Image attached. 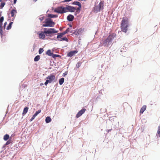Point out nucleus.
I'll return each instance as SVG.
<instances>
[{
  "mask_svg": "<svg viewBox=\"0 0 160 160\" xmlns=\"http://www.w3.org/2000/svg\"><path fill=\"white\" fill-rule=\"evenodd\" d=\"M34 1L36 2L38 0H33Z\"/></svg>",
  "mask_w": 160,
  "mask_h": 160,
  "instance_id": "44",
  "label": "nucleus"
},
{
  "mask_svg": "<svg viewBox=\"0 0 160 160\" xmlns=\"http://www.w3.org/2000/svg\"><path fill=\"white\" fill-rule=\"evenodd\" d=\"M129 26L128 18L123 17L121 23V30L126 33L128 30V28Z\"/></svg>",
  "mask_w": 160,
  "mask_h": 160,
  "instance_id": "2",
  "label": "nucleus"
},
{
  "mask_svg": "<svg viewBox=\"0 0 160 160\" xmlns=\"http://www.w3.org/2000/svg\"><path fill=\"white\" fill-rule=\"evenodd\" d=\"M17 13V11L15 9H13L11 11L10 13L11 15V16L13 18V19L15 18Z\"/></svg>",
  "mask_w": 160,
  "mask_h": 160,
  "instance_id": "11",
  "label": "nucleus"
},
{
  "mask_svg": "<svg viewBox=\"0 0 160 160\" xmlns=\"http://www.w3.org/2000/svg\"><path fill=\"white\" fill-rule=\"evenodd\" d=\"M10 143V142H9V141H8L6 143V144L7 145L8 144H9Z\"/></svg>",
  "mask_w": 160,
  "mask_h": 160,
  "instance_id": "42",
  "label": "nucleus"
},
{
  "mask_svg": "<svg viewBox=\"0 0 160 160\" xmlns=\"http://www.w3.org/2000/svg\"><path fill=\"white\" fill-rule=\"evenodd\" d=\"M61 33H62V35L63 36L65 34H66V32H65L64 31L63 32Z\"/></svg>",
  "mask_w": 160,
  "mask_h": 160,
  "instance_id": "41",
  "label": "nucleus"
},
{
  "mask_svg": "<svg viewBox=\"0 0 160 160\" xmlns=\"http://www.w3.org/2000/svg\"><path fill=\"white\" fill-rule=\"evenodd\" d=\"M74 18V17L73 15L71 14L69 15L67 17V20L69 21H73Z\"/></svg>",
  "mask_w": 160,
  "mask_h": 160,
  "instance_id": "12",
  "label": "nucleus"
},
{
  "mask_svg": "<svg viewBox=\"0 0 160 160\" xmlns=\"http://www.w3.org/2000/svg\"><path fill=\"white\" fill-rule=\"evenodd\" d=\"M68 74V72H66L64 73H63L62 75V76L63 77H65L66 75H67Z\"/></svg>",
  "mask_w": 160,
  "mask_h": 160,
  "instance_id": "38",
  "label": "nucleus"
},
{
  "mask_svg": "<svg viewBox=\"0 0 160 160\" xmlns=\"http://www.w3.org/2000/svg\"><path fill=\"white\" fill-rule=\"evenodd\" d=\"M13 23V22H11L9 23L7 27V28H6L7 30H9L11 28L12 25Z\"/></svg>",
  "mask_w": 160,
  "mask_h": 160,
  "instance_id": "21",
  "label": "nucleus"
},
{
  "mask_svg": "<svg viewBox=\"0 0 160 160\" xmlns=\"http://www.w3.org/2000/svg\"><path fill=\"white\" fill-rule=\"evenodd\" d=\"M1 14L0 13V16H1Z\"/></svg>",
  "mask_w": 160,
  "mask_h": 160,
  "instance_id": "47",
  "label": "nucleus"
},
{
  "mask_svg": "<svg viewBox=\"0 0 160 160\" xmlns=\"http://www.w3.org/2000/svg\"><path fill=\"white\" fill-rule=\"evenodd\" d=\"M58 39V40H59L60 41H65L67 42H68V39L66 37H64V38H60Z\"/></svg>",
  "mask_w": 160,
  "mask_h": 160,
  "instance_id": "17",
  "label": "nucleus"
},
{
  "mask_svg": "<svg viewBox=\"0 0 160 160\" xmlns=\"http://www.w3.org/2000/svg\"><path fill=\"white\" fill-rule=\"evenodd\" d=\"M2 1V0H0V2H1Z\"/></svg>",
  "mask_w": 160,
  "mask_h": 160,
  "instance_id": "46",
  "label": "nucleus"
},
{
  "mask_svg": "<svg viewBox=\"0 0 160 160\" xmlns=\"http://www.w3.org/2000/svg\"><path fill=\"white\" fill-rule=\"evenodd\" d=\"M44 23L42 25V27H53L55 25V23L53 22L51 18H47L45 22H43Z\"/></svg>",
  "mask_w": 160,
  "mask_h": 160,
  "instance_id": "3",
  "label": "nucleus"
},
{
  "mask_svg": "<svg viewBox=\"0 0 160 160\" xmlns=\"http://www.w3.org/2000/svg\"><path fill=\"white\" fill-rule=\"evenodd\" d=\"M55 75L52 74H51L50 76H48L47 77V78L49 82V83L52 82H53L55 79Z\"/></svg>",
  "mask_w": 160,
  "mask_h": 160,
  "instance_id": "8",
  "label": "nucleus"
},
{
  "mask_svg": "<svg viewBox=\"0 0 160 160\" xmlns=\"http://www.w3.org/2000/svg\"><path fill=\"white\" fill-rule=\"evenodd\" d=\"M64 79L63 78H61V79H60L59 80V83L60 85H62L64 82Z\"/></svg>",
  "mask_w": 160,
  "mask_h": 160,
  "instance_id": "20",
  "label": "nucleus"
},
{
  "mask_svg": "<svg viewBox=\"0 0 160 160\" xmlns=\"http://www.w3.org/2000/svg\"><path fill=\"white\" fill-rule=\"evenodd\" d=\"M51 118L49 117H47L45 119L46 122L47 123H48L51 122Z\"/></svg>",
  "mask_w": 160,
  "mask_h": 160,
  "instance_id": "18",
  "label": "nucleus"
},
{
  "mask_svg": "<svg viewBox=\"0 0 160 160\" xmlns=\"http://www.w3.org/2000/svg\"><path fill=\"white\" fill-rule=\"evenodd\" d=\"M81 62H78L76 64V67L77 68H78L81 65Z\"/></svg>",
  "mask_w": 160,
  "mask_h": 160,
  "instance_id": "32",
  "label": "nucleus"
},
{
  "mask_svg": "<svg viewBox=\"0 0 160 160\" xmlns=\"http://www.w3.org/2000/svg\"><path fill=\"white\" fill-rule=\"evenodd\" d=\"M146 107H147L146 105H143L141 109L140 112V113H142L143 112L146 110Z\"/></svg>",
  "mask_w": 160,
  "mask_h": 160,
  "instance_id": "14",
  "label": "nucleus"
},
{
  "mask_svg": "<svg viewBox=\"0 0 160 160\" xmlns=\"http://www.w3.org/2000/svg\"><path fill=\"white\" fill-rule=\"evenodd\" d=\"M17 0H14V4H15L16 2H17Z\"/></svg>",
  "mask_w": 160,
  "mask_h": 160,
  "instance_id": "43",
  "label": "nucleus"
},
{
  "mask_svg": "<svg viewBox=\"0 0 160 160\" xmlns=\"http://www.w3.org/2000/svg\"><path fill=\"white\" fill-rule=\"evenodd\" d=\"M40 58V56L39 55H37L34 58V61L35 62L38 61Z\"/></svg>",
  "mask_w": 160,
  "mask_h": 160,
  "instance_id": "26",
  "label": "nucleus"
},
{
  "mask_svg": "<svg viewBox=\"0 0 160 160\" xmlns=\"http://www.w3.org/2000/svg\"><path fill=\"white\" fill-rule=\"evenodd\" d=\"M114 34H110L107 37V39L104 41V43L107 44L108 43L111 41V40L114 38Z\"/></svg>",
  "mask_w": 160,
  "mask_h": 160,
  "instance_id": "6",
  "label": "nucleus"
},
{
  "mask_svg": "<svg viewBox=\"0 0 160 160\" xmlns=\"http://www.w3.org/2000/svg\"><path fill=\"white\" fill-rule=\"evenodd\" d=\"M48 83H49V82L48 80H46V81L45 82V85H46V86H47V85L48 84Z\"/></svg>",
  "mask_w": 160,
  "mask_h": 160,
  "instance_id": "36",
  "label": "nucleus"
},
{
  "mask_svg": "<svg viewBox=\"0 0 160 160\" xmlns=\"http://www.w3.org/2000/svg\"><path fill=\"white\" fill-rule=\"evenodd\" d=\"M54 12L59 13H62L66 12L65 7H60L57 8L54 10Z\"/></svg>",
  "mask_w": 160,
  "mask_h": 160,
  "instance_id": "5",
  "label": "nucleus"
},
{
  "mask_svg": "<svg viewBox=\"0 0 160 160\" xmlns=\"http://www.w3.org/2000/svg\"><path fill=\"white\" fill-rule=\"evenodd\" d=\"M36 117V116H35L34 115H33L32 117V118L30 120V121H32L34 119V118H35V117Z\"/></svg>",
  "mask_w": 160,
  "mask_h": 160,
  "instance_id": "35",
  "label": "nucleus"
},
{
  "mask_svg": "<svg viewBox=\"0 0 160 160\" xmlns=\"http://www.w3.org/2000/svg\"><path fill=\"white\" fill-rule=\"evenodd\" d=\"M69 31V28H68L65 32H66V33H67Z\"/></svg>",
  "mask_w": 160,
  "mask_h": 160,
  "instance_id": "39",
  "label": "nucleus"
},
{
  "mask_svg": "<svg viewBox=\"0 0 160 160\" xmlns=\"http://www.w3.org/2000/svg\"><path fill=\"white\" fill-rule=\"evenodd\" d=\"M7 22H6L4 24V25H3V28H4V29H5V27H6V26L7 25Z\"/></svg>",
  "mask_w": 160,
  "mask_h": 160,
  "instance_id": "37",
  "label": "nucleus"
},
{
  "mask_svg": "<svg viewBox=\"0 0 160 160\" xmlns=\"http://www.w3.org/2000/svg\"><path fill=\"white\" fill-rule=\"evenodd\" d=\"M48 17L50 18H56L58 17V16L56 15H53L52 14H49L48 15Z\"/></svg>",
  "mask_w": 160,
  "mask_h": 160,
  "instance_id": "25",
  "label": "nucleus"
},
{
  "mask_svg": "<svg viewBox=\"0 0 160 160\" xmlns=\"http://www.w3.org/2000/svg\"><path fill=\"white\" fill-rule=\"evenodd\" d=\"M78 7H79L78 8H77L76 9V11L75 14V15H76L77 14H78L79 13V12H80L81 9V8L82 5H81L80 6H78Z\"/></svg>",
  "mask_w": 160,
  "mask_h": 160,
  "instance_id": "13",
  "label": "nucleus"
},
{
  "mask_svg": "<svg viewBox=\"0 0 160 160\" xmlns=\"http://www.w3.org/2000/svg\"><path fill=\"white\" fill-rule=\"evenodd\" d=\"M2 27H0V34L1 35H2Z\"/></svg>",
  "mask_w": 160,
  "mask_h": 160,
  "instance_id": "33",
  "label": "nucleus"
},
{
  "mask_svg": "<svg viewBox=\"0 0 160 160\" xmlns=\"http://www.w3.org/2000/svg\"><path fill=\"white\" fill-rule=\"evenodd\" d=\"M41 110L40 109L38 110V111H37L34 114L35 116H36L39 113L41 112Z\"/></svg>",
  "mask_w": 160,
  "mask_h": 160,
  "instance_id": "28",
  "label": "nucleus"
},
{
  "mask_svg": "<svg viewBox=\"0 0 160 160\" xmlns=\"http://www.w3.org/2000/svg\"><path fill=\"white\" fill-rule=\"evenodd\" d=\"M52 57H53V58H56V57L60 58L61 56L60 55H59L54 54H53Z\"/></svg>",
  "mask_w": 160,
  "mask_h": 160,
  "instance_id": "27",
  "label": "nucleus"
},
{
  "mask_svg": "<svg viewBox=\"0 0 160 160\" xmlns=\"http://www.w3.org/2000/svg\"><path fill=\"white\" fill-rule=\"evenodd\" d=\"M4 20V17L2 16L0 18V27H2V23Z\"/></svg>",
  "mask_w": 160,
  "mask_h": 160,
  "instance_id": "19",
  "label": "nucleus"
},
{
  "mask_svg": "<svg viewBox=\"0 0 160 160\" xmlns=\"http://www.w3.org/2000/svg\"><path fill=\"white\" fill-rule=\"evenodd\" d=\"M82 29L81 28H80L78 30V31H77V32H74V33L76 34H80L82 33Z\"/></svg>",
  "mask_w": 160,
  "mask_h": 160,
  "instance_id": "23",
  "label": "nucleus"
},
{
  "mask_svg": "<svg viewBox=\"0 0 160 160\" xmlns=\"http://www.w3.org/2000/svg\"><path fill=\"white\" fill-rule=\"evenodd\" d=\"M157 133L158 134L160 135V125L158 127Z\"/></svg>",
  "mask_w": 160,
  "mask_h": 160,
  "instance_id": "34",
  "label": "nucleus"
},
{
  "mask_svg": "<svg viewBox=\"0 0 160 160\" xmlns=\"http://www.w3.org/2000/svg\"><path fill=\"white\" fill-rule=\"evenodd\" d=\"M44 31L38 32V34L39 35L38 37L39 38L44 39L45 37V34L47 36H50V34L57 33L58 31L56 30L54 28H50L47 29L46 28L43 29Z\"/></svg>",
  "mask_w": 160,
  "mask_h": 160,
  "instance_id": "1",
  "label": "nucleus"
},
{
  "mask_svg": "<svg viewBox=\"0 0 160 160\" xmlns=\"http://www.w3.org/2000/svg\"><path fill=\"white\" fill-rule=\"evenodd\" d=\"M44 51L43 49L42 48H40L39 50V53L41 54Z\"/></svg>",
  "mask_w": 160,
  "mask_h": 160,
  "instance_id": "31",
  "label": "nucleus"
},
{
  "mask_svg": "<svg viewBox=\"0 0 160 160\" xmlns=\"http://www.w3.org/2000/svg\"><path fill=\"white\" fill-rule=\"evenodd\" d=\"M5 5L4 2H2L0 4V8H2Z\"/></svg>",
  "mask_w": 160,
  "mask_h": 160,
  "instance_id": "29",
  "label": "nucleus"
},
{
  "mask_svg": "<svg viewBox=\"0 0 160 160\" xmlns=\"http://www.w3.org/2000/svg\"><path fill=\"white\" fill-rule=\"evenodd\" d=\"M76 9V8L74 7L70 6L67 5L66 7H65L66 12H74Z\"/></svg>",
  "mask_w": 160,
  "mask_h": 160,
  "instance_id": "7",
  "label": "nucleus"
},
{
  "mask_svg": "<svg viewBox=\"0 0 160 160\" xmlns=\"http://www.w3.org/2000/svg\"><path fill=\"white\" fill-rule=\"evenodd\" d=\"M86 109L85 108H83L77 114L76 117L77 118H78L81 116L86 111Z\"/></svg>",
  "mask_w": 160,
  "mask_h": 160,
  "instance_id": "9",
  "label": "nucleus"
},
{
  "mask_svg": "<svg viewBox=\"0 0 160 160\" xmlns=\"http://www.w3.org/2000/svg\"><path fill=\"white\" fill-rule=\"evenodd\" d=\"M72 4L77 5L78 6H79L81 5V4L80 2L77 1H74L73 2Z\"/></svg>",
  "mask_w": 160,
  "mask_h": 160,
  "instance_id": "24",
  "label": "nucleus"
},
{
  "mask_svg": "<svg viewBox=\"0 0 160 160\" xmlns=\"http://www.w3.org/2000/svg\"><path fill=\"white\" fill-rule=\"evenodd\" d=\"M103 2H100L99 4L95 6L94 8V11L95 12H99L101 10L103 9Z\"/></svg>",
  "mask_w": 160,
  "mask_h": 160,
  "instance_id": "4",
  "label": "nucleus"
},
{
  "mask_svg": "<svg viewBox=\"0 0 160 160\" xmlns=\"http://www.w3.org/2000/svg\"><path fill=\"white\" fill-rule=\"evenodd\" d=\"M53 53L51 52V51L50 50H48L46 52V54L50 56H52Z\"/></svg>",
  "mask_w": 160,
  "mask_h": 160,
  "instance_id": "15",
  "label": "nucleus"
},
{
  "mask_svg": "<svg viewBox=\"0 0 160 160\" xmlns=\"http://www.w3.org/2000/svg\"><path fill=\"white\" fill-rule=\"evenodd\" d=\"M9 138V136L8 134H6L4 136L3 139L5 141H7L8 140Z\"/></svg>",
  "mask_w": 160,
  "mask_h": 160,
  "instance_id": "22",
  "label": "nucleus"
},
{
  "mask_svg": "<svg viewBox=\"0 0 160 160\" xmlns=\"http://www.w3.org/2000/svg\"><path fill=\"white\" fill-rule=\"evenodd\" d=\"M28 107H26L24 109L23 112H22V115H24L25 114H26V113H27L28 111Z\"/></svg>",
  "mask_w": 160,
  "mask_h": 160,
  "instance_id": "16",
  "label": "nucleus"
},
{
  "mask_svg": "<svg viewBox=\"0 0 160 160\" xmlns=\"http://www.w3.org/2000/svg\"><path fill=\"white\" fill-rule=\"evenodd\" d=\"M44 17H43L39 18V19L41 21V22L44 19Z\"/></svg>",
  "mask_w": 160,
  "mask_h": 160,
  "instance_id": "40",
  "label": "nucleus"
},
{
  "mask_svg": "<svg viewBox=\"0 0 160 160\" xmlns=\"http://www.w3.org/2000/svg\"><path fill=\"white\" fill-rule=\"evenodd\" d=\"M78 52V51L77 50L72 51L68 53L67 56L71 57L77 53Z\"/></svg>",
  "mask_w": 160,
  "mask_h": 160,
  "instance_id": "10",
  "label": "nucleus"
},
{
  "mask_svg": "<svg viewBox=\"0 0 160 160\" xmlns=\"http://www.w3.org/2000/svg\"><path fill=\"white\" fill-rule=\"evenodd\" d=\"M69 26H70V27H72V25H69Z\"/></svg>",
  "mask_w": 160,
  "mask_h": 160,
  "instance_id": "45",
  "label": "nucleus"
},
{
  "mask_svg": "<svg viewBox=\"0 0 160 160\" xmlns=\"http://www.w3.org/2000/svg\"><path fill=\"white\" fill-rule=\"evenodd\" d=\"M63 36L62 35V33H60L59 34H58V35L57 36V39H59V38H62Z\"/></svg>",
  "mask_w": 160,
  "mask_h": 160,
  "instance_id": "30",
  "label": "nucleus"
}]
</instances>
